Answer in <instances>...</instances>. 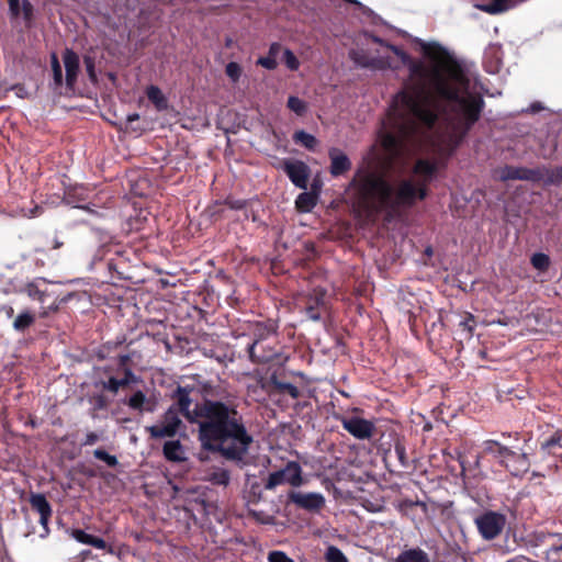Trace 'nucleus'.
Segmentation results:
<instances>
[{"mask_svg":"<svg viewBox=\"0 0 562 562\" xmlns=\"http://www.w3.org/2000/svg\"><path fill=\"white\" fill-rule=\"evenodd\" d=\"M371 38L409 71V81L394 97L379 133L385 159L405 158L422 142L429 154L390 179L370 164L357 171L350 183L353 205L369 216L381 212L392 216L427 196L428 184L446 158L479 120L483 87L471 66L438 43L417 40L426 64L378 36Z\"/></svg>","mask_w":562,"mask_h":562,"instance_id":"1","label":"nucleus"},{"mask_svg":"<svg viewBox=\"0 0 562 562\" xmlns=\"http://www.w3.org/2000/svg\"><path fill=\"white\" fill-rule=\"evenodd\" d=\"M173 398V406L188 420L202 418L199 422V437L205 449L218 451L231 460H241L245 457L252 437L247 432L235 406L220 401H205L199 408L191 411L190 392L180 386Z\"/></svg>","mask_w":562,"mask_h":562,"instance_id":"2","label":"nucleus"},{"mask_svg":"<svg viewBox=\"0 0 562 562\" xmlns=\"http://www.w3.org/2000/svg\"><path fill=\"white\" fill-rule=\"evenodd\" d=\"M483 451L484 453L493 457L501 464L502 462H506V458H515V467H512V464L508 463L510 467V473L513 475H520L521 473L527 472L529 469V461L526 453L514 451L496 440L484 441Z\"/></svg>","mask_w":562,"mask_h":562,"instance_id":"3","label":"nucleus"},{"mask_svg":"<svg viewBox=\"0 0 562 562\" xmlns=\"http://www.w3.org/2000/svg\"><path fill=\"white\" fill-rule=\"evenodd\" d=\"M474 524L484 540L497 538L506 525V516L494 510H485L474 518Z\"/></svg>","mask_w":562,"mask_h":562,"instance_id":"4","label":"nucleus"},{"mask_svg":"<svg viewBox=\"0 0 562 562\" xmlns=\"http://www.w3.org/2000/svg\"><path fill=\"white\" fill-rule=\"evenodd\" d=\"M282 484H290L293 487H299L303 484L302 469L297 462L290 461L283 469L270 473L265 483V488L273 490Z\"/></svg>","mask_w":562,"mask_h":562,"instance_id":"5","label":"nucleus"},{"mask_svg":"<svg viewBox=\"0 0 562 562\" xmlns=\"http://www.w3.org/2000/svg\"><path fill=\"white\" fill-rule=\"evenodd\" d=\"M181 424L176 406L169 407L160 424L146 427L153 438L173 437Z\"/></svg>","mask_w":562,"mask_h":562,"instance_id":"6","label":"nucleus"},{"mask_svg":"<svg viewBox=\"0 0 562 562\" xmlns=\"http://www.w3.org/2000/svg\"><path fill=\"white\" fill-rule=\"evenodd\" d=\"M342 428L351 436L359 440L370 439L375 430V426L371 420L359 416H342L340 419Z\"/></svg>","mask_w":562,"mask_h":562,"instance_id":"7","label":"nucleus"},{"mask_svg":"<svg viewBox=\"0 0 562 562\" xmlns=\"http://www.w3.org/2000/svg\"><path fill=\"white\" fill-rule=\"evenodd\" d=\"M289 499L297 507L308 512H318L325 505L324 495L317 492H291Z\"/></svg>","mask_w":562,"mask_h":562,"instance_id":"8","label":"nucleus"},{"mask_svg":"<svg viewBox=\"0 0 562 562\" xmlns=\"http://www.w3.org/2000/svg\"><path fill=\"white\" fill-rule=\"evenodd\" d=\"M284 171L294 186L300 189L307 188V180L310 177V169L303 161H285Z\"/></svg>","mask_w":562,"mask_h":562,"instance_id":"9","label":"nucleus"},{"mask_svg":"<svg viewBox=\"0 0 562 562\" xmlns=\"http://www.w3.org/2000/svg\"><path fill=\"white\" fill-rule=\"evenodd\" d=\"M351 59L361 67H374L379 69H398L400 65L395 63L391 57H378L368 59L363 57L359 52L352 50L350 53Z\"/></svg>","mask_w":562,"mask_h":562,"instance_id":"10","label":"nucleus"},{"mask_svg":"<svg viewBox=\"0 0 562 562\" xmlns=\"http://www.w3.org/2000/svg\"><path fill=\"white\" fill-rule=\"evenodd\" d=\"M31 506L40 514V524L46 528L52 516V507L43 494H34L30 499Z\"/></svg>","mask_w":562,"mask_h":562,"instance_id":"11","label":"nucleus"},{"mask_svg":"<svg viewBox=\"0 0 562 562\" xmlns=\"http://www.w3.org/2000/svg\"><path fill=\"white\" fill-rule=\"evenodd\" d=\"M329 157H330V173L334 177L340 176L347 170L350 169L351 162L347 155H345L342 151L336 148H331L329 150Z\"/></svg>","mask_w":562,"mask_h":562,"instance_id":"12","label":"nucleus"},{"mask_svg":"<svg viewBox=\"0 0 562 562\" xmlns=\"http://www.w3.org/2000/svg\"><path fill=\"white\" fill-rule=\"evenodd\" d=\"M63 59L66 69V82L69 87H72L79 70V57L75 52L66 49Z\"/></svg>","mask_w":562,"mask_h":562,"instance_id":"13","label":"nucleus"},{"mask_svg":"<svg viewBox=\"0 0 562 562\" xmlns=\"http://www.w3.org/2000/svg\"><path fill=\"white\" fill-rule=\"evenodd\" d=\"M539 177V171L527 168L505 167L501 172L503 180L519 179L533 181L538 180Z\"/></svg>","mask_w":562,"mask_h":562,"instance_id":"14","label":"nucleus"},{"mask_svg":"<svg viewBox=\"0 0 562 562\" xmlns=\"http://www.w3.org/2000/svg\"><path fill=\"white\" fill-rule=\"evenodd\" d=\"M9 11L12 18H22L25 23H30L33 16V7L29 0H8Z\"/></svg>","mask_w":562,"mask_h":562,"instance_id":"15","label":"nucleus"},{"mask_svg":"<svg viewBox=\"0 0 562 562\" xmlns=\"http://www.w3.org/2000/svg\"><path fill=\"white\" fill-rule=\"evenodd\" d=\"M325 306V292L315 291L314 295L307 301L305 311L306 315L312 321L321 319V310Z\"/></svg>","mask_w":562,"mask_h":562,"instance_id":"16","label":"nucleus"},{"mask_svg":"<svg viewBox=\"0 0 562 562\" xmlns=\"http://www.w3.org/2000/svg\"><path fill=\"white\" fill-rule=\"evenodd\" d=\"M394 562H430L429 555L420 548H413L403 551Z\"/></svg>","mask_w":562,"mask_h":562,"instance_id":"17","label":"nucleus"},{"mask_svg":"<svg viewBox=\"0 0 562 562\" xmlns=\"http://www.w3.org/2000/svg\"><path fill=\"white\" fill-rule=\"evenodd\" d=\"M128 406L136 411L153 412L155 406L142 391L135 392L127 402Z\"/></svg>","mask_w":562,"mask_h":562,"instance_id":"18","label":"nucleus"},{"mask_svg":"<svg viewBox=\"0 0 562 562\" xmlns=\"http://www.w3.org/2000/svg\"><path fill=\"white\" fill-rule=\"evenodd\" d=\"M499 50L495 47H491L485 52L484 55V67L487 72L496 74L501 69L502 60L499 58Z\"/></svg>","mask_w":562,"mask_h":562,"instance_id":"19","label":"nucleus"},{"mask_svg":"<svg viewBox=\"0 0 562 562\" xmlns=\"http://www.w3.org/2000/svg\"><path fill=\"white\" fill-rule=\"evenodd\" d=\"M146 93L150 102L154 103L155 108L158 111H164L168 108V101L162 91L158 87L149 86L147 88Z\"/></svg>","mask_w":562,"mask_h":562,"instance_id":"20","label":"nucleus"},{"mask_svg":"<svg viewBox=\"0 0 562 562\" xmlns=\"http://www.w3.org/2000/svg\"><path fill=\"white\" fill-rule=\"evenodd\" d=\"M164 454L170 461H181L184 459V451L179 441H167L164 445Z\"/></svg>","mask_w":562,"mask_h":562,"instance_id":"21","label":"nucleus"},{"mask_svg":"<svg viewBox=\"0 0 562 562\" xmlns=\"http://www.w3.org/2000/svg\"><path fill=\"white\" fill-rule=\"evenodd\" d=\"M25 292L32 300L38 301L42 304H44L48 299V294L45 290L41 289L37 282H31L26 284Z\"/></svg>","mask_w":562,"mask_h":562,"instance_id":"22","label":"nucleus"},{"mask_svg":"<svg viewBox=\"0 0 562 562\" xmlns=\"http://www.w3.org/2000/svg\"><path fill=\"white\" fill-rule=\"evenodd\" d=\"M295 204L301 212H310L316 204V198L312 193L303 192L299 194Z\"/></svg>","mask_w":562,"mask_h":562,"instance_id":"23","label":"nucleus"},{"mask_svg":"<svg viewBox=\"0 0 562 562\" xmlns=\"http://www.w3.org/2000/svg\"><path fill=\"white\" fill-rule=\"evenodd\" d=\"M515 0H492L491 3L484 7V10L488 13L496 14L504 12L515 5Z\"/></svg>","mask_w":562,"mask_h":562,"instance_id":"24","label":"nucleus"},{"mask_svg":"<svg viewBox=\"0 0 562 562\" xmlns=\"http://www.w3.org/2000/svg\"><path fill=\"white\" fill-rule=\"evenodd\" d=\"M35 321V317L33 314H31L30 312L25 311V312H22L21 314H19L16 316V318L14 319L13 322V328L16 330V331H23L24 329H26L29 326H31Z\"/></svg>","mask_w":562,"mask_h":562,"instance_id":"25","label":"nucleus"},{"mask_svg":"<svg viewBox=\"0 0 562 562\" xmlns=\"http://www.w3.org/2000/svg\"><path fill=\"white\" fill-rule=\"evenodd\" d=\"M207 480L212 484L226 486L229 483V474L225 469L220 468L212 471Z\"/></svg>","mask_w":562,"mask_h":562,"instance_id":"26","label":"nucleus"},{"mask_svg":"<svg viewBox=\"0 0 562 562\" xmlns=\"http://www.w3.org/2000/svg\"><path fill=\"white\" fill-rule=\"evenodd\" d=\"M293 139L296 143L302 144L307 149H313L316 146V144H317L316 138L312 134H308V133H306L304 131L295 132L294 135H293Z\"/></svg>","mask_w":562,"mask_h":562,"instance_id":"27","label":"nucleus"},{"mask_svg":"<svg viewBox=\"0 0 562 562\" xmlns=\"http://www.w3.org/2000/svg\"><path fill=\"white\" fill-rule=\"evenodd\" d=\"M459 327L461 329L463 338L471 339L475 328L474 317L471 314H469L464 319L460 321Z\"/></svg>","mask_w":562,"mask_h":562,"instance_id":"28","label":"nucleus"},{"mask_svg":"<svg viewBox=\"0 0 562 562\" xmlns=\"http://www.w3.org/2000/svg\"><path fill=\"white\" fill-rule=\"evenodd\" d=\"M132 375H133L132 372L127 371L126 378H124V379L110 378L108 380V382L104 384V387L111 392L116 393L120 390V387L130 383V376H132Z\"/></svg>","mask_w":562,"mask_h":562,"instance_id":"29","label":"nucleus"},{"mask_svg":"<svg viewBox=\"0 0 562 562\" xmlns=\"http://www.w3.org/2000/svg\"><path fill=\"white\" fill-rule=\"evenodd\" d=\"M325 559L327 562H349L344 552L335 546L327 548Z\"/></svg>","mask_w":562,"mask_h":562,"instance_id":"30","label":"nucleus"},{"mask_svg":"<svg viewBox=\"0 0 562 562\" xmlns=\"http://www.w3.org/2000/svg\"><path fill=\"white\" fill-rule=\"evenodd\" d=\"M531 265L533 266L535 269L544 271L548 269L550 265V259L546 254L537 252L533 254L531 257Z\"/></svg>","mask_w":562,"mask_h":562,"instance_id":"31","label":"nucleus"},{"mask_svg":"<svg viewBox=\"0 0 562 562\" xmlns=\"http://www.w3.org/2000/svg\"><path fill=\"white\" fill-rule=\"evenodd\" d=\"M288 108L295 114L302 115L305 113L307 105L305 101L292 95L288 99Z\"/></svg>","mask_w":562,"mask_h":562,"instance_id":"32","label":"nucleus"},{"mask_svg":"<svg viewBox=\"0 0 562 562\" xmlns=\"http://www.w3.org/2000/svg\"><path fill=\"white\" fill-rule=\"evenodd\" d=\"M283 61L290 70H297L300 67V61L293 52L289 48L283 50Z\"/></svg>","mask_w":562,"mask_h":562,"instance_id":"33","label":"nucleus"},{"mask_svg":"<svg viewBox=\"0 0 562 562\" xmlns=\"http://www.w3.org/2000/svg\"><path fill=\"white\" fill-rule=\"evenodd\" d=\"M93 456L101 461H104L109 467L117 465V459L115 456L109 454L102 449H95Z\"/></svg>","mask_w":562,"mask_h":562,"instance_id":"34","label":"nucleus"},{"mask_svg":"<svg viewBox=\"0 0 562 562\" xmlns=\"http://www.w3.org/2000/svg\"><path fill=\"white\" fill-rule=\"evenodd\" d=\"M225 71L233 82H237L241 76V67L235 61L228 63Z\"/></svg>","mask_w":562,"mask_h":562,"instance_id":"35","label":"nucleus"},{"mask_svg":"<svg viewBox=\"0 0 562 562\" xmlns=\"http://www.w3.org/2000/svg\"><path fill=\"white\" fill-rule=\"evenodd\" d=\"M52 69H53V77H54L55 85H57V86L61 85V81H63L61 67H60L58 58L55 54H53V56H52Z\"/></svg>","mask_w":562,"mask_h":562,"instance_id":"36","label":"nucleus"},{"mask_svg":"<svg viewBox=\"0 0 562 562\" xmlns=\"http://www.w3.org/2000/svg\"><path fill=\"white\" fill-rule=\"evenodd\" d=\"M555 447H561V436L554 435L546 442L542 443V449L548 452H553Z\"/></svg>","mask_w":562,"mask_h":562,"instance_id":"37","label":"nucleus"},{"mask_svg":"<svg viewBox=\"0 0 562 562\" xmlns=\"http://www.w3.org/2000/svg\"><path fill=\"white\" fill-rule=\"evenodd\" d=\"M269 562H294L290 557H288L282 551H272L268 555Z\"/></svg>","mask_w":562,"mask_h":562,"instance_id":"38","label":"nucleus"},{"mask_svg":"<svg viewBox=\"0 0 562 562\" xmlns=\"http://www.w3.org/2000/svg\"><path fill=\"white\" fill-rule=\"evenodd\" d=\"M71 536L74 539H76L78 542L80 543H83V544H89L90 543V540L92 538V535H89L87 532H85L83 530L81 529H75L72 530L71 532Z\"/></svg>","mask_w":562,"mask_h":562,"instance_id":"39","label":"nucleus"},{"mask_svg":"<svg viewBox=\"0 0 562 562\" xmlns=\"http://www.w3.org/2000/svg\"><path fill=\"white\" fill-rule=\"evenodd\" d=\"M257 64L262 66L266 69H269V70H273L278 66L277 59H274L273 57H271L269 55L266 57H260L257 60Z\"/></svg>","mask_w":562,"mask_h":562,"instance_id":"40","label":"nucleus"},{"mask_svg":"<svg viewBox=\"0 0 562 562\" xmlns=\"http://www.w3.org/2000/svg\"><path fill=\"white\" fill-rule=\"evenodd\" d=\"M279 389L288 393L292 398H297L300 395L299 389L291 383H280Z\"/></svg>","mask_w":562,"mask_h":562,"instance_id":"41","label":"nucleus"},{"mask_svg":"<svg viewBox=\"0 0 562 562\" xmlns=\"http://www.w3.org/2000/svg\"><path fill=\"white\" fill-rule=\"evenodd\" d=\"M85 64H86L87 72H88L90 79L92 81H95L97 80V76H95V72H94V63H93L92 58L91 57H86L85 58Z\"/></svg>","mask_w":562,"mask_h":562,"instance_id":"42","label":"nucleus"},{"mask_svg":"<svg viewBox=\"0 0 562 562\" xmlns=\"http://www.w3.org/2000/svg\"><path fill=\"white\" fill-rule=\"evenodd\" d=\"M100 439V436L95 432H88L86 435V439L83 441V445L85 446H91V445H94L97 441H99Z\"/></svg>","mask_w":562,"mask_h":562,"instance_id":"43","label":"nucleus"},{"mask_svg":"<svg viewBox=\"0 0 562 562\" xmlns=\"http://www.w3.org/2000/svg\"><path fill=\"white\" fill-rule=\"evenodd\" d=\"M89 546H92L97 549L103 550V549H105L106 543L103 539L92 536Z\"/></svg>","mask_w":562,"mask_h":562,"instance_id":"44","label":"nucleus"},{"mask_svg":"<svg viewBox=\"0 0 562 562\" xmlns=\"http://www.w3.org/2000/svg\"><path fill=\"white\" fill-rule=\"evenodd\" d=\"M281 50V45L279 43H272L269 47L268 55L277 59L279 53Z\"/></svg>","mask_w":562,"mask_h":562,"instance_id":"45","label":"nucleus"},{"mask_svg":"<svg viewBox=\"0 0 562 562\" xmlns=\"http://www.w3.org/2000/svg\"><path fill=\"white\" fill-rule=\"evenodd\" d=\"M505 460H506V462H502V465H504L510 472V467L508 465V463L512 465L515 464L516 459L515 458H506Z\"/></svg>","mask_w":562,"mask_h":562,"instance_id":"46","label":"nucleus"},{"mask_svg":"<svg viewBox=\"0 0 562 562\" xmlns=\"http://www.w3.org/2000/svg\"><path fill=\"white\" fill-rule=\"evenodd\" d=\"M396 453L398 454V458L403 461L404 458V448L401 446H396L395 448Z\"/></svg>","mask_w":562,"mask_h":562,"instance_id":"47","label":"nucleus"},{"mask_svg":"<svg viewBox=\"0 0 562 562\" xmlns=\"http://www.w3.org/2000/svg\"><path fill=\"white\" fill-rule=\"evenodd\" d=\"M40 207L36 206L35 209L31 210L30 213H23L24 216H27V217H34L36 214H37V210Z\"/></svg>","mask_w":562,"mask_h":562,"instance_id":"48","label":"nucleus"},{"mask_svg":"<svg viewBox=\"0 0 562 562\" xmlns=\"http://www.w3.org/2000/svg\"><path fill=\"white\" fill-rule=\"evenodd\" d=\"M138 117H139V115H138L137 113H133V114H130V115L127 116V120H128L130 122H132V121L138 120Z\"/></svg>","mask_w":562,"mask_h":562,"instance_id":"49","label":"nucleus"},{"mask_svg":"<svg viewBox=\"0 0 562 562\" xmlns=\"http://www.w3.org/2000/svg\"><path fill=\"white\" fill-rule=\"evenodd\" d=\"M255 347H256V342L250 345L249 352H250L251 356H252V351H254Z\"/></svg>","mask_w":562,"mask_h":562,"instance_id":"50","label":"nucleus"},{"mask_svg":"<svg viewBox=\"0 0 562 562\" xmlns=\"http://www.w3.org/2000/svg\"><path fill=\"white\" fill-rule=\"evenodd\" d=\"M493 323H496V324H499V325H506V323H505V322H503V321H501V319H498V321H493Z\"/></svg>","mask_w":562,"mask_h":562,"instance_id":"51","label":"nucleus"},{"mask_svg":"<svg viewBox=\"0 0 562 562\" xmlns=\"http://www.w3.org/2000/svg\"><path fill=\"white\" fill-rule=\"evenodd\" d=\"M47 313H48V311L45 307H43V312H41V315L45 316V315H47Z\"/></svg>","mask_w":562,"mask_h":562,"instance_id":"52","label":"nucleus"},{"mask_svg":"<svg viewBox=\"0 0 562 562\" xmlns=\"http://www.w3.org/2000/svg\"><path fill=\"white\" fill-rule=\"evenodd\" d=\"M12 313H13V308L10 307L9 315H11Z\"/></svg>","mask_w":562,"mask_h":562,"instance_id":"53","label":"nucleus"}]
</instances>
